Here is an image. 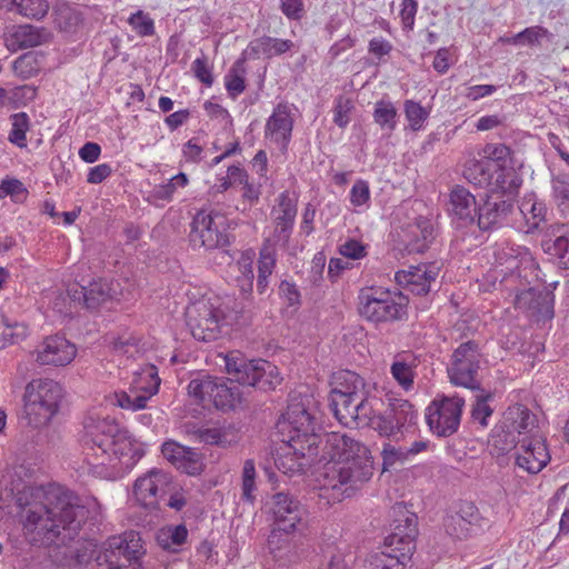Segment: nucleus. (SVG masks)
I'll use <instances>...</instances> for the list:
<instances>
[{
	"label": "nucleus",
	"instance_id": "nucleus-18",
	"mask_svg": "<svg viewBox=\"0 0 569 569\" xmlns=\"http://www.w3.org/2000/svg\"><path fill=\"white\" fill-rule=\"evenodd\" d=\"M36 361L42 366H67L77 355V349L63 336L47 337L36 350Z\"/></svg>",
	"mask_w": 569,
	"mask_h": 569
},
{
	"label": "nucleus",
	"instance_id": "nucleus-20",
	"mask_svg": "<svg viewBox=\"0 0 569 569\" xmlns=\"http://www.w3.org/2000/svg\"><path fill=\"white\" fill-rule=\"evenodd\" d=\"M516 455V465L528 473L540 472L550 461V455L545 440L540 438H523Z\"/></svg>",
	"mask_w": 569,
	"mask_h": 569
},
{
	"label": "nucleus",
	"instance_id": "nucleus-1",
	"mask_svg": "<svg viewBox=\"0 0 569 569\" xmlns=\"http://www.w3.org/2000/svg\"><path fill=\"white\" fill-rule=\"evenodd\" d=\"M278 427L288 433L281 452L274 458L283 473H303L316 462L329 459L333 466L327 478L338 499L351 497L372 477L370 450L347 435L322 432L317 402L311 395H291Z\"/></svg>",
	"mask_w": 569,
	"mask_h": 569
},
{
	"label": "nucleus",
	"instance_id": "nucleus-21",
	"mask_svg": "<svg viewBox=\"0 0 569 569\" xmlns=\"http://www.w3.org/2000/svg\"><path fill=\"white\" fill-rule=\"evenodd\" d=\"M545 237L543 251L556 259L559 268L569 269V223L549 226Z\"/></svg>",
	"mask_w": 569,
	"mask_h": 569
},
{
	"label": "nucleus",
	"instance_id": "nucleus-36",
	"mask_svg": "<svg viewBox=\"0 0 569 569\" xmlns=\"http://www.w3.org/2000/svg\"><path fill=\"white\" fill-rule=\"evenodd\" d=\"M518 303H529L531 309L542 318L550 319L553 317V296L550 292H536L528 290L517 297Z\"/></svg>",
	"mask_w": 569,
	"mask_h": 569
},
{
	"label": "nucleus",
	"instance_id": "nucleus-63",
	"mask_svg": "<svg viewBox=\"0 0 569 569\" xmlns=\"http://www.w3.org/2000/svg\"><path fill=\"white\" fill-rule=\"evenodd\" d=\"M280 10L289 20H301L306 14L303 0H279Z\"/></svg>",
	"mask_w": 569,
	"mask_h": 569
},
{
	"label": "nucleus",
	"instance_id": "nucleus-49",
	"mask_svg": "<svg viewBox=\"0 0 569 569\" xmlns=\"http://www.w3.org/2000/svg\"><path fill=\"white\" fill-rule=\"evenodd\" d=\"M410 559H402L401 552L383 549L373 558V569H405Z\"/></svg>",
	"mask_w": 569,
	"mask_h": 569
},
{
	"label": "nucleus",
	"instance_id": "nucleus-61",
	"mask_svg": "<svg viewBox=\"0 0 569 569\" xmlns=\"http://www.w3.org/2000/svg\"><path fill=\"white\" fill-rule=\"evenodd\" d=\"M213 377L206 376L202 379H192L188 386V392L200 401H208Z\"/></svg>",
	"mask_w": 569,
	"mask_h": 569
},
{
	"label": "nucleus",
	"instance_id": "nucleus-47",
	"mask_svg": "<svg viewBox=\"0 0 569 569\" xmlns=\"http://www.w3.org/2000/svg\"><path fill=\"white\" fill-rule=\"evenodd\" d=\"M11 4L20 14L29 19L39 20L49 10V4L46 0H11Z\"/></svg>",
	"mask_w": 569,
	"mask_h": 569
},
{
	"label": "nucleus",
	"instance_id": "nucleus-27",
	"mask_svg": "<svg viewBox=\"0 0 569 569\" xmlns=\"http://www.w3.org/2000/svg\"><path fill=\"white\" fill-rule=\"evenodd\" d=\"M276 212L278 216L274 218V238L284 246L290 239L297 214V206L287 192L279 196Z\"/></svg>",
	"mask_w": 569,
	"mask_h": 569
},
{
	"label": "nucleus",
	"instance_id": "nucleus-24",
	"mask_svg": "<svg viewBox=\"0 0 569 569\" xmlns=\"http://www.w3.org/2000/svg\"><path fill=\"white\" fill-rule=\"evenodd\" d=\"M433 240V226L426 218H418L415 223L409 224L401 236L403 250L408 253H422Z\"/></svg>",
	"mask_w": 569,
	"mask_h": 569
},
{
	"label": "nucleus",
	"instance_id": "nucleus-25",
	"mask_svg": "<svg viewBox=\"0 0 569 569\" xmlns=\"http://www.w3.org/2000/svg\"><path fill=\"white\" fill-rule=\"evenodd\" d=\"M208 401L222 411L234 410L242 400L240 387L233 380L213 377Z\"/></svg>",
	"mask_w": 569,
	"mask_h": 569
},
{
	"label": "nucleus",
	"instance_id": "nucleus-7",
	"mask_svg": "<svg viewBox=\"0 0 569 569\" xmlns=\"http://www.w3.org/2000/svg\"><path fill=\"white\" fill-rule=\"evenodd\" d=\"M465 399L458 395H438L426 409V421L438 437H450L460 427Z\"/></svg>",
	"mask_w": 569,
	"mask_h": 569
},
{
	"label": "nucleus",
	"instance_id": "nucleus-19",
	"mask_svg": "<svg viewBox=\"0 0 569 569\" xmlns=\"http://www.w3.org/2000/svg\"><path fill=\"white\" fill-rule=\"evenodd\" d=\"M439 268L435 263L411 266L408 270H399L395 280L401 288L416 296H425L431 290V283L436 282Z\"/></svg>",
	"mask_w": 569,
	"mask_h": 569
},
{
	"label": "nucleus",
	"instance_id": "nucleus-38",
	"mask_svg": "<svg viewBox=\"0 0 569 569\" xmlns=\"http://www.w3.org/2000/svg\"><path fill=\"white\" fill-rule=\"evenodd\" d=\"M188 537V530L184 525H178L160 530L157 535L158 545L168 551L177 552Z\"/></svg>",
	"mask_w": 569,
	"mask_h": 569
},
{
	"label": "nucleus",
	"instance_id": "nucleus-48",
	"mask_svg": "<svg viewBox=\"0 0 569 569\" xmlns=\"http://www.w3.org/2000/svg\"><path fill=\"white\" fill-rule=\"evenodd\" d=\"M443 528L448 536L458 540L466 539L472 530L461 517L455 515L451 510L443 518Z\"/></svg>",
	"mask_w": 569,
	"mask_h": 569
},
{
	"label": "nucleus",
	"instance_id": "nucleus-26",
	"mask_svg": "<svg viewBox=\"0 0 569 569\" xmlns=\"http://www.w3.org/2000/svg\"><path fill=\"white\" fill-rule=\"evenodd\" d=\"M110 453H104L97 466H104L113 459L121 461L126 467L134 465L142 456L140 450L133 447L128 432L120 429L116 439L110 443Z\"/></svg>",
	"mask_w": 569,
	"mask_h": 569
},
{
	"label": "nucleus",
	"instance_id": "nucleus-58",
	"mask_svg": "<svg viewBox=\"0 0 569 569\" xmlns=\"http://www.w3.org/2000/svg\"><path fill=\"white\" fill-rule=\"evenodd\" d=\"M36 60L32 57V53H24L17 58L13 61V71L22 79H29L37 73V69L34 67Z\"/></svg>",
	"mask_w": 569,
	"mask_h": 569
},
{
	"label": "nucleus",
	"instance_id": "nucleus-4",
	"mask_svg": "<svg viewBox=\"0 0 569 569\" xmlns=\"http://www.w3.org/2000/svg\"><path fill=\"white\" fill-rule=\"evenodd\" d=\"M62 396V387L53 380L29 382L23 396L27 425L34 429L47 426L58 412Z\"/></svg>",
	"mask_w": 569,
	"mask_h": 569
},
{
	"label": "nucleus",
	"instance_id": "nucleus-60",
	"mask_svg": "<svg viewBox=\"0 0 569 569\" xmlns=\"http://www.w3.org/2000/svg\"><path fill=\"white\" fill-rule=\"evenodd\" d=\"M278 295L288 307H299L301 305V295L292 282L282 280L278 287Z\"/></svg>",
	"mask_w": 569,
	"mask_h": 569
},
{
	"label": "nucleus",
	"instance_id": "nucleus-62",
	"mask_svg": "<svg viewBox=\"0 0 569 569\" xmlns=\"http://www.w3.org/2000/svg\"><path fill=\"white\" fill-rule=\"evenodd\" d=\"M189 449V447H184L176 441L169 440L162 443L161 452L163 457L177 468L179 460L188 453Z\"/></svg>",
	"mask_w": 569,
	"mask_h": 569
},
{
	"label": "nucleus",
	"instance_id": "nucleus-2",
	"mask_svg": "<svg viewBox=\"0 0 569 569\" xmlns=\"http://www.w3.org/2000/svg\"><path fill=\"white\" fill-rule=\"evenodd\" d=\"M32 501L26 508L28 530H38L52 542L60 536V528L70 531L80 529L87 518V509L79 498L58 485L36 488Z\"/></svg>",
	"mask_w": 569,
	"mask_h": 569
},
{
	"label": "nucleus",
	"instance_id": "nucleus-11",
	"mask_svg": "<svg viewBox=\"0 0 569 569\" xmlns=\"http://www.w3.org/2000/svg\"><path fill=\"white\" fill-rule=\"evenodd\" d=\"M417 411L408 400L390 399L388 408L377 415L375 430L379 435L398 439L403 430L416 423Z\"/></svg>",
	"mask_w": 569,
	"mask_h": 569
},
{
	"label": "nucleus",
	"instance_id": "nucleus-51",
	"mask_svg": "<svg viewBox=\"0 0 569 569\" xmlns=\"http://www.w3.org/2000/svg\"><path fill=\"white\" fill-rule=\"evenodd\" d=\"M177 469L189 476H199L204 469L202 455L190 448L188 453L179 460Z\"/></svg>",
	"mask_w": 569,
	"mask_h": 569
},
{
	"label": "nucleus",
	"instance_id": "nucleus-33",
	"mask_svg": "<svg viewBox=\"0 0 569 569\" xmlns=\"http://www.w3.org/2000/svg\"><path fill=\"white\" fill-rule=\"evenodd\" d=\"M496 172V160H473L465 167L463 177L476 187L490 188L492 174Z\"/></svg>",
	"mask_w": 569,
	"mask_h": 569
},
{
	"label": "nucleus",
	"instance_id": "nucleus-9",
	"mask_svg": "<svg viewBox=\"0 0 569 569\" xmlns=\"http://www.w3.org/2000/svg\"><path fill=\"white\" fill-rule=\"evenodd\" d=\"M186 319L192 337L206 342L218 339L221 327L227 323L220 308L209 300H200L189 306Z\"/></svg>",
	"mask_w": 569,
	"mask_h": 569
},
{
	"label": "nucleus",
	"instance_id": "nucleus-53",
	"mask_svg": "<svg viewBox=\"0 0 569 569\" xmlns=\"http://www.w3.org/2000/svg\"><path fill=\"white\" fill-rule=\"evenodd\" d=\"M355 108L351 99L345 96H338L335 100L333 122L341 129L346 128L350 122L349 113Z\"/></svg>",
	"mask_w": 569,
	"mask_h": 569
},
{
	"label": "nucleus",
	"instance_id": "nucleus-43",
	"mask_svg": "<svg viewBox=\"0 0 569 569\" xmlns=\"http://www.w3.org/2000/svg\"><path fill=\"white\" fill-rule=\"evenodd\" d=\"M391 521L390 523H400L403 525L405 529L409 528V531L413 533H419L418 531V517L417 515L409 510L405 502L395 503L389 513Z\"/></svg>",
	"mask_w": 569,
	"mask_h": 569
},
{
	"label": "nucleus",
	"instance_id": "nucleus-37",
	"mask_svg": "<svg viewBox=\"0 0 569 569\" xmlns=\"http://www.w3.org/2000/svg\"><path fill=\"white\" fill-rule=\"evenodd\" d=\"M372 118L380 129L390 136L397 127L398 111L390 100L382 99L375 103Z\"/></svg>",
	"mask_w": 569,
	"mask_h": 569
},
{
	"label": "nucleus",
	"instance_id": "nucleus-45",
	"mask_svg": "<svg viewBox=\"0 0 569 569\" xmlns=\"http://www.w3.org/2000/svg\"><path fill=\"white\" fill-rule=\"evenodd\" d=\"M516 174L511 168L503 167L500 162H497V172L492 174V182L487 192H501L506 194L515 186Z\"/></svg>",
	"mask_w": 569,
	"mask_h": 569
},
{
	"label": "nucleus",
	"instance_id": "nucleus-54",
	"mask_svg": "<svg viewBox=\"0 0 569 569\" xmlns=\"http://www.w3.org/2000/svg\"><path fill=\"white\" fill-rule=\"evenodd\" d=\"M256 468L252 460H247L242 469V495L244 501L252 503L254 501L253 490L256 488Z\"/></svg>",
	"mask_w": 569,
	"mask_h": 569
},
{
	"label": "nucleus",
	"instance_id": "nucleus-22",
	"mask_svg": "<svg viewBox=\"0 0 569 569\" xmlns=\"http://www.w3.org/2000/svg\"><path fill=\"white\" fill-rule=\"evenodd\" d=\"M293 118L290 106L286 102L278 103L267 121L266 133L280 144L282 150H286L291 140Z\"/></svg>",
	"mask_w": 569,
	"mask_h": 569
},
{
	"label": "nucleus",
	"instance_id": "nucleus-10",
	"mask_svg": "<svg viewBox=\"0 0 569 569\" xmlns=\"http://www.w3.org/2000/svg\"><path fill=\"white\" fill-rule=\"evenodd\" d=\"M515 211V201L501 192L479 196L476 223L482 232L497 230L508 223Z\"/></svg>",
	"mask_w": 569,
	"mask_h": 569
},
{
	"label": "nucleus",
	"instance_id": "nucleus-59",
	"mask_svg": "<svg viewBox=\"0 0 569 569\" xmlns=\"http://www.w3.org/2000/svg\"><path fill=\"white\" fill-rule=\"evenodd\" d=\"M149 376L153 378V385L142 393L133 392L132 399L136 410L146 408L148 400L159 391L160 378L158 377L154 367H151Z\"/></svg>",
	"mask_w": 569,
	"mask_h": 569
},
{
	"label": "nucleus",
	"instance_id": "nucleus-64",
	"mask_svg": "<svg viewBox=\"0 0 569 569\" xmlns=\"http://www.w3.org/2000/svg\"><path fill=\"white\" fill-rule=\"evenodd\" d=\"M391 373L393 378L408 390L413 385V376L410 367L406 362H393L391 366Z\"/></svg>",
	"mask_w": 569,
	"mask_h": 569
},
{
	"label": "nucleus",
	"instance_id": "nucleus-44",
	"mask_svg": "<svg viewBox=\"0 0 569 569\" xmlns=\"http://www.w3.org/2000/svg\"><path fill=\"white\" fill-rule=\"evenodd\" d=\"M11 130L9 132V141L19 148L27 146V131L30 127L29 116L26 112H18L10 117Z\"/></svg>",
	"mask_w": 569,
	"mask_h": 569
},
{
	"label": "nucleus",
	"instance_id": "nucleus-55",
	"mask_svg": "<svg viewBox=\"0 0 569 569\" xmlns=\"http://www.w3.org/2000/svg\"><path fill=\"white\" fill-rule=\"evenodd\" d=\"M455 515L462 518V520L472 529L473 526H479L481 515L471 501H460L453 509H450Z\"/></svg>",
	"mask_w": 569,
	"mask_h": 569
},
{
	"label": "nucleus",
	"instance_id": "nucleus-34",
	"mask_svg": "<svg viewBox=\"0 0 569 569\" xmlns=\"http://www.w3.org/2000/svg\"><path fill=\"white\" fill-rule=\"evenodd\" d=\"M79 293L83 298V303L88 309L96 310L102 303L113 298L114 291L111 283L106 280H93L87 287H81Z\"/></svg>",
	"mask_w": 569,
	"mask_h": 569
},
{
	"label": "nucleus",
	"instance_id": "nucleus-41",
	"mask_svg": "<svg viewBox=\"0 0 569 569\" xmlns=\"http://www.w3.org/2000/svg\"><path fill=\"white\" fill-rule=\"evenodd\" d=\"M552 196L563 217H569V173L560 172L552 177Z\"/></svg>",
	"mask_w": 569,
	"mask_h": 569
},
{
	"label": "nucleus",
	"instance_id": "nucleus-32",
	"mask_svg": "<svg viewBox=\"0 0 569 569\" xmlns=\"http://www.w3.org/2000/svg\"><path fill=\"white\" fill-rule=\"evenodd\" d=\"M480 362L451 361L448 375L451 383L471 390H480V383L476 380Z\"/></svg>",
	"mask_w": 569,
	"mask_h": 569
},
{
	"label": "nucleus",
	"instance_id": "nucleus-13",
	"mask_svg": "<svg viewBox=\"0 0 569 569\" xmlns=\"http://www.w3.org/2000/svg\"><path fill=\"white\" fill-rule=\"evenodd\" d=\"M270 511L273 517L272 529L300 530L305 525L307 509L301 501L288 491H280L272 496Z\"/></svg>",
	"mask_w": 569,
	"mask_h": 569
},
{
	"label": "nucleus",
	"instance_id": "nucleus-52",
	"mask_svg": "<svg viewBox=\"0 0 569 569\" xmlns=\"http://www.w3.org/2000/svg\"><path fill=\"white\" fill-rule=\"evenodd\" d=\"M481 352L479 343L475 340H469L461 343L452 353L451 361L461 362H480Z\"/></svg>",
	"mask_w": 569,
	"mask_h": 569
},
{
	"label": "nucleus",
	"instance_id": "nucleus-42",
	"mask_svg": "<svg viewBox=\"0 0 569 569\" xmlns=\"http://www.w3.org/2000/svg\"><path fill=\"white\" fill-rule=\"evenodd\" d=\"M480 393L476 396V401L472 405L471 418L473 421L480 423L481 427L488 426V418L492 416L493 409L489 406V401L493 398V393L485 391L480 388Z\"/></svg>",
	"mask_w": 569,
	"mask_h": 569
},
{
	"label": "nucleus",
	"instance_id": "nucleus-57",
	"mask_svg": "<svg viewBox=\"0 0 569 569\" xmlns=\"http://www.w3.org/2000/svg\"><path fill=\"white\" fill-rule=\"evenodd\" d=\"M507 428L498 426L493 429L491 435L492 443L501 451H509L516 447L517 440L513 432H507Z\"/></svg>",
	"mask_w": 569,
	"mask_h": 569
},
{
	"label": "nucleus",
	"instance_id": "nucleus-17",
	"mask_svg": "<svg viewBox=\"0 0 569 569\" xmlns=\"http://www.w3.org/2000/svg\"><path fill=\"white\" fill-rule=\"evenodd\" d=\"M169 485L170 477L167 472L151 469L134 481L133 496L143 508L157 509L158 500L166 493Z\"/></svg>",
	"mask_w": 569,
	"mask_h": 569
},
{
	"label": "nucleus",
	"instance_id": "nucleus-30",
	"mask_svg": "<svg viewBox=\"0 0 569 569\" xmlns=\"http://www.w3.org/2000/svg\"><path fill=\"white\" fill-rule=\"evenodd\" d=\"M536 416L523 405H513L508 407L503 413L501 426L507 428V432L515 435L527 433L533 428Z\"/></svg>",
	"mask_w": 569,
	"mask_h": 569
},
{
	"label": "nucleus",
	"instance_id": "nucleus-15",
	"mask_svg": "<svg viewBox=\"0 0 569 569\" xmlns=\"http://www.w3.org/2000/svg\"><path fill=\"white\" fill-rule=\"evenodd\" d=\"M370 389L366 380L358 373L345 370L335 375V387L330 392L329 406L332 409L346 407L353 399L366 397Z\"/></svg>",
	"mask_w": 569,
	"mask_h": 569
},
{
	"label": "nucleus",
	"instance_id": "nucleus-8",
	"mask_svg": "<svg viewBox=\"0 0 569 569\" xmlns=\"http://www.w3.org/2000/svg\"><path fill=\"white\" fill-rule=\"evenodd\" d=\"M189 242L193 248L223 249L230 244L226 217L219 212L200 210L190 223Z\"/></svg>",
	"mask_w": 569,
	"mask_h": 569
},
{
	"label": "nucleus",
	"instance_id": "nucleus-6",
	"mask_svg": "<svg viewBox=\"0 0 569 569\" xmlns=\"http://www.w3.org/2000/svg\"><path fill=\"white\" fill-rule=\"evenodd\" d=\"M358 299L359 315L372 323L398 321L407 316V306L397 302L389 290L365 288Z\"/></svg>",
	"mask_w": 569,
	"mask_h": 569
},
{
	"label": "nucleus",
	"instance_id": "nucleus-31",
	"mask_svg": "<svg viewBox=\"0 0 569 569\" xmlns=\"http://www.w3.org/2000/svg\"><path fill=\"white\" fill-rule=\"evenodd\" d=\"M51 34L46 28L30 24L20 26L11 36L8 48L11 50L28 49L41 46L49 41Z\"/></svg>",
	"mask_w": 569,
	"mask_h": 569
},
{
	"label": "nucleus",
	"instance_id": "nucleus-12",
	"mask_svg": "<svg viewBox=\"0 0 569 569\" xmlns=\"http://www.w3.org/2000/svg\"><path fill=\"white\" fill-rule=\"evenodd\" d=\"M120 426L114 419L87 417L83 422V435L81 442L87 450H91L93 456L101 458L104 453H110V443L116 439Z\"/></svg>",
	"mask_w": 569,
	"mask_h": 569
},
{
	"label": "nucleus",
	"instance_id": "nucleus-35",
	"mask_svg": "<svg viewBox=\"0 0 569 569\" xmlns=\"http://www.w3.org/2000/svg\"><path fill=\"white\" fill-rule=\"evenodd\" d=\"M193 433L199 441L210 446L226 448L238 441V430L232 426L221 428H198Z\"/></svg>",
	"mask_w": 569,
	"mask_h": 569
},
{
	"label": "nucleus",
	"instance_id": "nucleus-5",
	"mask_svg": "<svg viewBox=\"0 0 569 569\" xmlns=\"http://www.w3.org/2000/svg\"><path fill=\"white\" fill-rule=\"evenodd\" d=\"M224 360L227 372L233 376L238 386L267 391L274 389L281 381L277 367L267 360H249L239 351L229 352Z\"/></svg>",
	"mask_w": 569,
	"mask_h": 569
},
{
	"label": "nucleus",
	"instance_id": "nucleus-3",
	"mask_svg": "<svg viewBox=\"0 0 569 569\" xmlns=\"http://www.w3.org/2000/svg\"><path fill=\"white\" fill-rule=\"evenodd\" d=\"M73 553L79 565L94 557L98 569H140V558L144 552L139 533L129 531L109 538L99 550H92L90 555L81 553L79 549Z\"/></svg>",
	"mask_w": 569,
	"mask_h": 569
},
{
	"label": "nucleus",
	"instance_id": "nucleus-50",
	"mask_svg": "<svg viewBox=\"0 0 569 569\" xmlns=\"http://www.w3.org/2000/svg\"><path fill=\"white\" fill-rule=\"evenodd\" d=\"M128 23L140 37L154 34V21L149 13L138 10L128 18Z\"/></svg>",
	"mask_w": 569,
	"mask_h": 569
},
{
	"label": "nucleus",
	"instance_id": "nucleus-14",
	"mask_svg": "<svg viewBox=\"0 0 569 569\" xmlns=\"http://www.w3.org/2000/svg\"><path fill=\"white\" fill-rule=\"evenodd\" d=\"M381 400L375 396L353 399L346 407H337L332 409L336 419L345 427L359 428L371 427L375 429L376 408Z\"/></svg>",
	"mask_w": 569,
	"mask_h": 569
},
{
	"label": "nucleus",
	"instance_id": "nucleus-28",
	"mask_svg": "<svg viewBox=\"0 0 569 569\" xmlns=\"http://www.w3.org/2000/svg\"><path fill=\"white\" fill-rule=\"evenodd\" d=\"M295 43L289 39L272 38L262 36L257 38L248 44L244 54L249 58L258 59L263 56L271 59L281 56L293 48Z\"/></svg>",
	"mask_w": 569,
	"mask_h": 569
},
{
	"label": "nucleus",
	"instance_id": "nucleus-39",
	"mask_svg": "<svg viewBox=\"0 0 569 569\" xmlns=\"http://www.w3.org/2000/svg\"><path fill=\"white\" fill-rule=\"evenodd\" d=\"M519 210L528 226L527 232H535L546 221L547 207L543 202L525 200Z\"/></svg>",
	"mask_w": 569,
	"mask_h": 569
},
{
	"label": "nucleus",
	"instance_id": "nucleus-29",
	"mask_svg": "<svg viewBox=\"0 0 569 569\" xmlns=\"http://www.w3.org/2000/svg\"><path fill=\"white\" fill-rule=\"evenodd\" d=\"M391 532L385 538L383 549L401 552L402 559H411L418 533H411L400 523H390Z\"/></svg>",
	"mask_w": 569,
	"mask_h": 569
},
{
	"label": "nucleus",
	"instance_id": "nucleus-40",
	"mask_svg": "<svg viewBox=\"0 0 569 569\" xmlns=\"http://www.w3.org/2000/svg\"><path fill=\"white\" fill-rule=\"evenodd\" d=\"M246 54L243 53L241 58H239L229 72L226 74V89L231 98L238 97L246 89L244 73H246Z\"/></svg>",
	"mask_w": 569,
	"mask_h": 569
},
{
	"label": "nucleus",
	"instance_id": "nucleus-56",
	"mask_svg": "<svg viewBox=\"0 0 569 569\" xmlns=\"http://www.w3.org/2000/svg\"><path fill=\"white\" fill-rule=\"evenodd\" d=\"M548 30L543 27L526 28L521 32L513 36L509 42L513 44H529L533 46L539 42V39L548 34Z\"/></svg>",
	"mask_w": 569,
	"mask_h": 569
},
{
	"label": "nucleus",
	"instance_id": "nucleus-23",
	"mask_svg": "<svg viewBox=\"0 0 569 569\" xmlns=\"http://www.w3.org/2000/svg\"><path fill=\"white\" fill-rule=\"evenodd\" d=\"M450 213L461 221L463 226L476 223L478 200L463 186H455L449 194Z\"/></svg>",
	"mask_w": 569,
	"mask_h": 569
},
{
	"label": "nucleus",
	"instance_id": "nucleus-46",
	"mask_svg": "<svg viewBox=\"0 0 569 569\" xmlns=\"http://www.w3.org/2000/svg\"><path fill=\"white\" fill-rule=\"evenodd\" d=\"M403 111L412 131H419L423 128V123L429 118V110L415 100H406L403 102Z\"/></svg>",
	"mask_w": 569,
	"mask_h": 569
},
{
	"label": "nucleus",
	"instance_id": "nucleus-16",
	"mask_svg": "<svg viewBox=\"0 0 569 569\" xmlns=\"http://www.w3.org/2000/svg\"><path fill=\"white\" fill-rule=\"evenodd\" d=\"M297 530L272 529L267 540L268 552L279 566L286 567L300 559L301 535Z\"/></svg>",
	"mask_w": 569,
	"mask_h": 569
}]
</instances>
